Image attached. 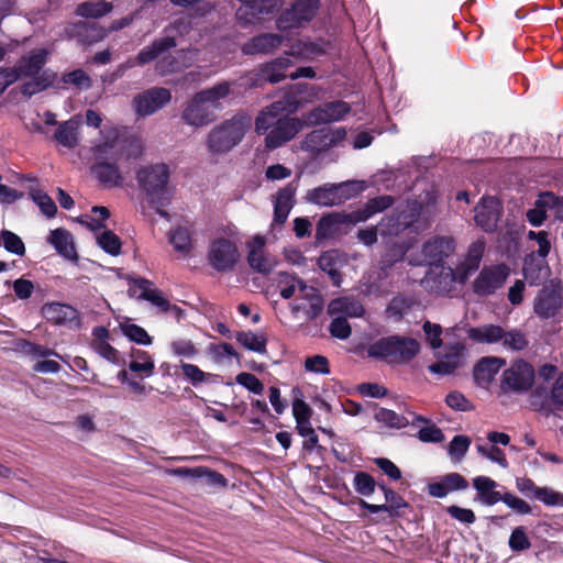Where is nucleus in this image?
<instances>
[{
	"label": "nucleus",
	"instance_id": "f257e3e1",
	"mask_svg": "<svg viewBox=\"0 0 563 563\" xmlns=\"http://www.w3.org/2000/svg\"><path fill=\"white\" fill-rule=\"evenodd\" d=\"M451 235H433L424 242V288L437 294H448L457 282V274L446 265L455 251Z\"/></svg>",
	"mask_w": 563,
	"mask_h": 563
},
{
	"label": "nucleus",
	"instance_id": "f03ea898",
	"mask_svg": "<svg viewBox=\"0 0 563 563\" xmlns=\"http://www.w3.org/2000/svg\"><path fill=\"white\" fill-rule=\"evenodd\" d=\"M232 85L223 81L197 92L184 107L183 121L194 128L208 125L224 109V101L233 97Z\"/></svg>",
	"mask_w": 563,
	"mask_h": 563
},
{
	"label": "nucleus",
	"instance_id": "7ed1b4c3",
	"mask_svg": "<svg viewBox=\"0 0 563 563\" xmlns=\"http://www.w3.org/2000/svg\"><path fill=\"white\" fill-rule=\"evenodd\" d=\"M277 287L284 299L296 298L302 302L290 303L294 316L302 312L308 319L317 318L323 310V299L318 289L307 285L301 278L286 272L278 273Z\"/></svg>",
	"mask_w": 563,
	"mask_h": 563
},
{
	"label": "nucleus",
	"instance_id": "20e7f679",
	"mask_svg": "<svg viewBox=\"0 0 563 563\" xmlns=\"http://www.w3.org/2000/svg\"><path fill=\"white\" fill-rule=\"evenodd\" d=\"M252 126V117L239 111L214 125L206 137V146L212 155H224L238 146Z\"/></svg>",
	"mask_w": 563,
	"mask_h": 563
},
{
	"label": "nucleus",
	"instance_id": "39448f33",
	"mask_svg": "<svg viewBox=\"0 0 563 563\" xmlns=\"http://www.w3.org/2000/svg\"><path fill=\"white\" fill-rule=\"evenodd\" d=\"M136 179L145 191L147 201L156 207V212L161 217L168 218L167 211L162 209L169 201L168 166L161 163L142 167L136 173Z\"/></svg>",
	"mask_w": 563,
	"mask_h": 563
},
{
	"label": "nucleus",
	"instance_id": "423d86ee",
	"mask_svg": "<svg viewBox=\"0 0 563 563\" xmlns=\"http://www.w3.org/2000/svg\"><path fill=\"white\" fill-rule=\"evenodd\" d=\"M419 351L420 343L416 339L390 335L373 342L367 349V354L388 364H404L411 361Z\"/></svg>",
	"mask_w": 563,
	"mask_h": 563
},
{
	"label": "nucleus",
	"instance_id": "0eeeda50",
	"mask_svg": "<svg viewBox=\"0 0 563 563\" xmlns=\"http://www.w3.org/2000/svg\"><path fill=\"white\" fill-rule=\"evenodd\" d=\"M471 340L477 343L495 344L501 343L506 351L520 352L528 347L529 340L521 330L511 329L505 330L497 324H484L476 328H471L467 331Z\"/></svg>",
	"mask_w": 563,
	"mask_h": 563
},
{
	"label": "nucleus",
	"instance_id": "6e6552de",
	"mask_svg": "<svg viewBox=\"0 0 563 563\" xmlns=\"http://www.w3.org/2000/svg\"><path fill=\"white\" fill-rule=\"evenodd\" d=\"M123 148V144L118 141H104L95 147L96 163L92 170L96 177L108 187H118L123 183V176L117 163L119 151Z\"/></svg>",
	"mask_w": 563,
	"mask_h": 563
},
{
	"label": "nucleus",
	"instance_id": "1a4fd4ad",
	"mask_svg": "<svg viewBox=\"0 0 563 563\" xmlns=\"http://www.w3.org/2000/svg\"><path fill=\"white\" fill-rule=\"evenodd\" d=\"M534 380V367L526 360L518 358L503 372L500 388L504 393L522 395L532 389Z\"/></svg>",
	"mask_w": 563,
	"mask_h": 563
},
{
	"label": "nucleus",
	"instance_id": "9d476101",
	"mask_svg": "<svg viewBox=\"0 0 563 563\" xmlns=\"http://www.w3.org/2000/svg\"><path fill=\"white\" fill-rule=\"evenodd\" d=\"M320 0H295L290 8L285 9L276 24L280 31L305 27L317 15Z\"/></svg>",
	"mask_w": 563,
	"mask_h": 563
},
{
	"label": "nucleus",
	"instance_id": "9b49d317",
	"mask_svg": "<svg viewBox=\"0 0 563 563\" xmlns=\"http://www.w3.org/2000/svg\"><path fill=\"white\" fill-rule=\"evenodd\" d=\"M529 402L534 411L545 417L563 408V374L555 379L550 390L544 384L537 385L531 390Z\"/></svg>",
	"mask_w": 563,
	"mask_h": 563
},
{
	"label": "nucleus",
	"instance_id": "f8f14e48",
	"mask_svg": "<svg viewBox=\"0 0 563 563\" xmlns=\"http://www.w3.org/2000/svg\"><path fill=\"white\" fill-rule=\"evenodd\" d=\"M207 260L219 273L232 271L240 260L236 242L224 236L213 239L208 249Z\"/></svg>",
	"mask_w": 563,
	"mask_h": 563
},
{
	"label": "nucleus",
	"instance_id": "ddd939ff",
	"mask_svg": "<svg viewBox=\"0 0 563 563\" xmlns=\"http://www.w3.org/2000/svg\"><path fill=\"white\" fill-rule=\"evenodd\" d=\"M346 137V130L340 128H322L313 130L301 142L302 151L320 154L339 146Z\"/></svg>",
	"mask_w": 563,
	"mask_h": 563
},
{
	"label": "nucleus",
	"instance_id": "4468645a",
	"mask_svg": "<svg viewBox=\"0 0 563 563\" xmlns=\"http://www.w3.org/2000/svg\"><path fill=\"white\" fill-rule=\"evenodd\" d=\"M509 275L506 264L484 266L473 283V290L478 296H489L504 286Z\"/></svg>",
	"mask_w": 563,
	"mask_h": 563
},
{
	"label": "nucleus",
	"instance_id": "2eb2a0df",
	"mask_svg": "<svg viewBox=\"0 0 563 563\" xmlns=\"http://www.w3.org/2000/svg\"><path fill=\"white\" fill-rule=\"evenodd\" d=\"M172 100V93L163 87L147 89L133 98L132 106L137 117L145 118L154 114Z\"/></svg>",
	"mask_w": 563,
	"mask_h": 563
},
{
	"label": "nucleus",
	"instance_id": "dca6fc26",
	"mask_svg": "<svg viewBox=\"0 0 563 563\" xmlns=\"http://www.w3.org/2000/svg\"><path fill=\"white\" fill-rule=\"evenodd\" d=\"M438 361L428 366L431 374L446 376L453 374L466 362V349L462 343H455L445 347V351L437 354Z\"/></svg>",
	"mask_w": 563,
	"mask_h": 563
},
{
	"label": "nucleus",
	"instance_id": "f3484780",
	"mask_svg": "<svg viewBox=\"0 0 563 563\" xmlns=\"http://www.w3.org/2000/svg\"><path fill=\"white\" fill-rule=\"evenodd\" d=\"M350 112L349 103L336 100L313 108L305 115V121L309 125L327 124L343 120Z\"/></svg>",
	"mask_w": 563,
	"mask_h": 563
},
{
	"label": "nucleus",
	"instance_id": "a211bd4d",
	"mask_svg": "<svg viewBox=\"0 0 563 563\" xmlns=\"http://www.w3.org/2000/svg\"><path fill=\"white\" fill-rule=\"evenodd\" d=\"M563 303L562 287L560 283L551 280L537 295L534 311L541 318L554 317Z\"/></svg>",
	"mask_w": 563,
	"mask_h": 563
},
{
	"label": "nucleus",
	"instance_id": "6ab92c4d",
	"mask_svg": "<svg viewBox=\"0 0 563 563\" xmlns=\"http://www.w3.org/2000/svg\"><path fill=\"white\" fill-rule=\"evenodd\" d=\"M501 209L496 198L483 197L474 208L475 223L487 233L494 232L497 229Z\"/></svg>",
	"mask_w": 563,
	"mask_h": 563
},
{
	"label": "nucleus",
	"instance_id": "aec40b11",
	"mask_svg": "<svg viewBox=\"0 0 563 563\" xmlns=\"http://www.w3.org/2000/svg\"><path fill=\"white\" fill-rule=\"evenodd\" d=\"M266 239L262 235L253 236L247 243V263L252 269L268 274L276 265L275 258L265 249Z\"/></svg>",
	"mask_w": 563,
	"mask_h": 563
},
{
	"label": "nucleus",
	"instance_id": "412c9836",
	"mask_svg": "<svg viewBox=\"0 0 563 563\" xmlns=\"http://www.w3.org/2000/svg\"><path fill=\"white\" fill-rule=\"evenodd\" d=\"M295 107L288 100H278L264 108L255 119L257 134H267L284 115L292 112Z\"/></svg>",
	"mask_w": 563,
	"mask_h": 563
},
{
	"label": "nucleus",
	"instance_id": "4be33fe9",
	"mask_svg": "<svg viewBox=\"0 0 563 563\" xmlns=\"http://www.w3.org/2000/svg\"><path fill=\"white\" fill-rule=\"evenodd\" d=\"M43 314L45 319L56 325L66 327L68 329H78L81 325L80 314L73 306L49 302L44 305Z\"/></svg>",
	"mask_w": 563,
	"mask_h": 563
},
{
	"label": "nucleus",
	"instance_id": "5701e85b",
	"mask_svg": "<svg viewBox=\"0 0 563 563\" xmlns=\"http://www.w3.org/2000/svg\"><path fill=\"white\" fill-rule=\"evenodd\" d=\"M302 129V122L298 118H289L288 114L275 125L265 137V145L269 150L277 148L292 140Z\"/></svg>",
	"mask_w": 563,
	"mask_h": 563
},
{
	"label": "nucleus",
	"instance_id": "b1692460",
	"mask_svg": "<svg viewBox=\"0 0 563 563\" xmlns=\"http://www.w3.org/2000/svg\"><path fill=\"white\" fill-rule=\"evenodd\" d=\"M525 279L533 286L542 284L551 274L547 257L537 256L534 251H531L523 262L522 268Z\"/></svg>",
	"mask_w": 563,
	"mask_h": 563
},
{
	"label": "nucleus",
	"instance_id": "393cba45",
	"mask_svg": "<svg viewBox=\"0 0 563 563\" xmlns=\"http://www.w3.org/2000/svg\"><path fill=\"white\" fill-rule=\"evenodd\" d=\"M177 46L176 38L169 34L155 40L151 45L145 46L136 56L137 66H144L158 58H164L166 54Z\"/></svg>",
	"mask_w": 563,
	"mask_h": 563
},
{
	"label": "nucleus",
	"instance_id": "a878e982",
	"mask_svg": "<svg viewBox=\"0 0 563 563\" xmlns=\"http://www.w3.org/2000/svg\"><path fill=\"white\" fill-rule=\"evenodd\" d=\"M241 5L236 11L238 20L244 24L253 23L262 14L269 13L278 3V0H240Z\"/></svg>",
	"mask_w": 563,
	"mask_h": 563
},
{
	"label": "nucleus",
	"instance_id": "bb28decb",
	"mask_svg": "<svg viewBox=\"0 0 563 563\" xmlns=\"http://www.w3.org/2000/svg\"><path fill=\"white\" fill-rule=\"evenodd\" d=\"M467 481L459 473H450L442 476L439 481L428 484V492L432 497L444 498L455 490L466 489Z\"/></svg>",
	"mask_w": 563,
	"mask_h": 563
},
{
	"label": "nucleus",
	"instance_id": "cd10ccee",
	"mask_svg": "<svg viewBox=\"0 0 563 563\" xmlns=\"http://www.w3.org/2000/svg\"><path fill=\"white\" fill-rule=\"evenodd\" d=\"M340 188L335 187V184H325L313 188L307 192V200L321 207L339 206L344 202V196H338Z\"/></svg>",
	"mask_w": 563,
	"mask_h": 563
},
{
	"label": "nucleus",
	"instance_id": "c85d7f7f",
	"mask_svg": "<svg viewBox=\"0 0 563 563\" xmlns=\"http://www.w3.org/2000/svg\"><path fill=\"white\" fill-rule=\"evenodd\" d=\"M506 361L498 356L483 357L474 368V379L479 386L489 385Z\"/></svg>",
	"mask_w": 563,
	"mask_h": 563
},
{
	"label": "nucleus",
	"instance_id": "c756f323",
	"mask_svg": "<svg viewBox=\"0 0 563 563\" xmlns=\"http://www.w3.org/2000/svg\"><path fill=\"white\" fill-rule=\"evenodd\" d=\"M282 41L283 37L278 34H261L244 43L242 52L246 55L271 53L282 44Z\"/></svg>",
	"mask_w": 563,
	"mask_h": 563
},
{
	"label": "nucleus",
	"instance_id": "7c9ffc66",
	"mask_svg": "<svg viewBox=\"0 0 563 563\" xmlns=\"http://www.w3.org/2000/svg\"><path fill=\"white\" fill-rule=\"evenodd\" d=\"M296 188L289 184L280 189L274 201V223L283 224L294 207Z\"/></svg>",
	"mask_w": 563,
	"mask_h": 563
},
{
	"label": "nucleus",
	"instance_id": "2f4dec72",
	"mask_svg": "<svg viewBox=\"0 0 563 563\" xmlns=\"http://www.w3.org/2000/svg\"><path fill=\"white\" fill-rule=\"evenodd\" d=\"M47 242L65 258L70 261L78 258L73 236L67 230L59 228L51 231Z\"/></svg>",
	"mask_w": 563,
	"mask_h": 563
},
{
	"label": "nucleus",
	"instance_id": "473e14b6",
	"mask_svg": "<svg viewBox=\"0 0 563 563\" xmlns=\"http://www.w3.org/2000/svg\"><path fill=\"white\" fill-rule=\"evenodd\" d=\"M81 120L78 115L62 122L55 134L54 139L64 147L74 148L79 142V128Z\"/></svg>",
	"mask_w": 563,
	"mask_h": 563
},
{
	"label": "nucleus",
	"instance_id": "72a5a7b5",
	"mask_svg": "<svg viewBox=\"0 0 563 563\" xmlns=\"http://www.w3.org/2000/svg\"><path fill=\"white\" fill-rule=\"evenodd\" d=\"M140 291L139 297L150 301L153 306L157 307L162 312H168L170 308L169 301L163 296V292L153 287V284L144 278L134 282V291Z\"/></svg>",
	"mask_w": 563,
	"mask_h": 563
},
{
	"label": "nucleus",
	"instance_id": "f704fd0d",
	"mask_svg": "<svg viewBox=\"0 0 563 563\" xmlns=\"http://www.w3.org/2000/svg\"><path fill=\"white\" fill-rule=\"evenodd\" d=\"M477 490V499L486 506H493L501 500V493L496 490L497 483L487 476H477L473 479Z\"/></svg>",
	"mask_w": 563,
	"mask_h": 563
},
{
	"label": "nucleus",
	"instance_id": "c9c22d12",
	"mask_svg": "<svg viewBox=\"0 0 563 563\" xmlns=\"http://www.w3.org/2000/svg\"><path fill=\"white\" fill-rule=\"evenodd\" d=\"M22 92L33 96L53 85L56 73H23Z\"/></svg>",
	"mask_w": 563,
	"mask_h": 563
},
{
	"label": "nucleus",
	"instance_id": "e433bc0d",
	"mask_svg": "<svg viewBox=\"0 0 563 563\" xmlns=\"http://www.w3.org/2000/svg\"><path fill=\"white\" fill-rule=\"evenodd\" d=\"M484 251L485 242L483 240H477L470 245L465 261L461 265L463 274L460 278L457 277L459 282L463 283L468 274H471L472 272L476 271L479 267Z\"/></svg>",
	"mask_w": 563,
	"mask_h": 563
},
{
	"label": "nucleus",
	"instance_id": "4c0bfd02",
	"mask_svg": "<svg viewBox=\"0 0 563 563\" xmlns=\"http://www.w3.org/2000/svg\"><path fill=\"white\" fill-rule=\"evenodd\" d=\"M328 312L330 314L343 313L352 318L362 317L364 308L362 303L350 297H342L333 299L328 306Z\"/></svg>",
	"mask_w": 563,
	"mask_h": 563
},
{
	"label": "nucleus",
	"instance_id": "58836bf2",
	"mask_svg": "<svg viewBox=\"0 0 563 563\" xmlns=\"http://www.w3.org/2000/svg\"><path fill=\"white\" fill-rule=\"evenodd\" d=\"M169 243L174 250L188 255L192 250V231L189 227L178 225L169 232Z\"/></svg>",
	"mask_w": 563,
	"mask_h": 563
},
{
	"label": "nucleus",
	"instance_id": "ea45409f",
	"mask_svg": "<svg viewBox=\"0 0 563 563\" xmlns=\"http://www.w3.org/2000/svg\"><path fill=\"white\" fill-rule=\"evenodd\" d=\"M379 487L384 492L385 500L388 505H374L360 499L358 504L363 509L371 514H378L382 511H388L389 509H399L404 506L402 498L399 497L394 490L386 488L384 485H379Z\"/></svg>",
	"mask_w": 563,
	"mask_h": 563
},
{
	"label": "nucleus",
	"instance_id": "a19ab883",
	"mask_svg": "<svg viewBox=\"0 0 563 563\" xmlns=\"http://www.w3.org/2000/svg\"><path fill=\"white\" fill-rule=\"evenodd\" d=\"M112 3L106 0L87 1L77 5L76 14L84 18L99 19L112 10Z\"/></svg>",
	"mask_w": 563,
	"mask_h": 563
},
{
	"label": "nucleus",
	"instance_id": "79ce46f5",
	"mask_svg": "<svg viewBox=\"0 0 563 563\" xmlns=\"http://www.w3.org/2000/svg\"><path fill=\"white\" fill-rule=\"evenodd\" d=\"M132 361L129 364L130 371L142 373L145 377H150L154 373V360L145 351L136 350L132 353Z\"/></svg>",
	"mask_w": 563,
	"mask_h": 563
},
{
	"label": "nucleus",
	"instance_id": "37998d69",
	"mask_svg": "<svg viewBox=\"0 0 563 563\" xmlns=\"http://www.w3.org/2000/svg\"><path fill=\"white\" fill-rule=\"evenodd\" d=\"M393 203V199L389 196H382L371 199L362 210L355 213L356 221H366L375 213L382 212Z\"/></svg>",
	"mask_w": 563,
	"mask_h": 563
},
{
	"label": "nucleus",
	"instance_id": "c03bdc74",
	"mask_svg": "<svg viewBox=\"0 0 563 563\" xmlns=\"http://www.w3.org/2000/svg\"><path fill=\"white\" fill-rule=\"evenodd\" d=\"M407 223L401 221V214L391 213L384 217L379 222V233L382 236H396L402 232Z\"/></svg>",
	"mask_w": 563,
	"mask_h": 563
},
{
	"label": "nucleus",
	"instance_id": "a18cd8bd",
	"mask_svg": "<svg viewBox=\"0 0 563 563\" xmlns=\"http://www.w3.org/2000/svg\"><path fill=\"white\" fill-rule=\"evenodd\" d=\"M29 195L32 198V200L37 205L43 214H45L47 218L55 217L57 212V207L53 199L46 192L38 188L30 187Z\"/></svg>",
	"mask_w": 563,
	"mask_h": 563
},
{
	"label": "nucleus",
	"instance_id": "49530a36",
	"mask_svg": "<svg viewBox=\"0 0 563 563\" xmlns=\"http://www.w3.org/2000/svg\"><path fill=\"white\" fill-rule=\"evenodd\" d=\"M120 329L122 333L130 340L141 345H151L152 338L142 327L131 323L130 321L121 322Z\"/></svg>",
	"mask_w": 563,
	"mask_h": 563
},
{
	"label": "nucleus",
	"instance_id": "de8ad7c7",
	"mask_svg": "<svg viewBox=\"0 0 563 563\" xmlns=\"http://www.w3.org/2000/svg\"><path fill=\"white\" fill-rule=\"evenodd\" d=\"M56 117L51 111H45L43 113L36 112L34 117H30L25 120V128L32 133H45V125H55Z\"/></svg>",
	"mask_w": 563,
	"mask_h": 563
},
{
	"label": "nucleus",
	"instance_id": "09e8293b",
	"mask_svg": "<svg viewBox=\"0 0 563 563\" xmlns=\"http://www.w3.org/2000/svg\"><path fill=\"white\" fill-rule=\"evenodd\" d=\"M77 34L82 41L93 43L106 36V30L95 22H80L76 25Z\"/></svg>",
	"mask_w": 563,
	"mask_h": 563
},
{
	"label": "nucleus",
	"instance_id": "8fccbe9b",
	"mask_svg": "<svg viewBox=\"0 0 563 563\" xmlns=\"http://www.w3.org/2000/svg\"><path fill=\"white\" fill-rule=\"evenodd\" d=\"M236 340L240 344L250 351L264 353L266 350V339L264 335H258L251 331H246L238 333Z\"/></svg>",
	"mask_w": 563,
	"mask_h": 563
},
{
	"label": "nucleus",
	"instance_id": "3c124183",
	"mask_svg": "<svg viewBox=\"0 0 563 563\" xmlns=\"http://www.w3.org/2000/svg\"><path fill=\"white\" fill-rule=\"evenodd\" d=\"M60 81L62 86L58 84V88L73 87L78 90H86L91 86V79L87 73H64Z\"/></svg>",
	"mask_w": 563,
	"mask_h": 563
},
{
	"label": "nucleus",
	"instance_id": "603ef678",
	"mask_svg": "<svg viewBox=\"0 0 563 563\" xmlns=\"http://www.w3.org/2000/svg\"><path fill=\"white\" fill-rule=\"evenodd\" d=\"M111 141H118L123 144V148L119 151V158L126 159L137 158L143 152L142 141L137 137L120 139L117 135Z\"/></svg>",
	"mask_w": 563,
	"mask_h": 563
},
{
	"label": "nucleus",
	"instance_id": "864d4df0",
	"mask_svg": "<svg viewBox=\"0 0 563 563\" xmlns=\"http://www.w3.org/2000/svg\"><path fill=\"white\" fill-rule=\"evenodd\" d=\"M374 418L377 422H382L389 428L401 429L408 426L409 421L395 411L380 408L376 410Z\"/></svg>",
	"mask_w": 563,
	"mask_h": 563
},
{
	"label": "nucleus",
	"instance_id": "5fc2aeb1",
	"mask_svg": "<svg viewBox=\"0 0 563 563\" xmlns=\"http://www.w3.org/2000/svg\"><path fill=\"white\" fill-rule=\"evenodd\" d=\"M47 51L44 48H36L30 52L26 55L24 60V66L21 70H41V68L45 65L47 59ZM0 70H11L10 68H0Z\"/></svg>",
	"mask_w": 563,
	"mask_h": 563
},
{
	"label": "nucleus",
	"instance_id": "6e6d98bb",
	"mask_svg": "<svg viewBox=\"0 0 563 563\" xmlns=\"http://www.w3.org/2000/svg\"><path fill=\"white\" fill-rule=\"evenodd\" d=\"M98 245L107 253L115 256L121 251V241L112 231L104 230L97 236Z\"/></svg>",
	"mask_w": 563,
	"mask_h": 563
},
{
	"label": "nucleus",
	"instance_id": "4d7b16f0",
	"mask_svg": "<svg viewBox=\"0 0 563 563\" xmlns=\"http://www.w3.org/2000/svg\"><path fill=\"white\" fill-rule=\"evenodd\" d=\"M476 451L483 457L498 464L500 467L508 468L509 464L506 459V455H505L504 451L501 449H499L498 446H496V445L487 446V445H483V444H477Z\"/></svg>",
	"mask_w": 563,
	"mask_h": 563
},
{
	"label": "nucleus",
	"instance_id": "13d9d810",
	"mask_svg": "<svg viewBox=\"0 0 563 563\" xmlns=\"http://www.w3.org/2000/svg\"><path fill=\"white\" fill-rule=\"evenodd\" d=\"M528 239L536 243L532 246V251L536 252L537 256L547 257L551 250V242L549 240V233L545 231H529Z\"/></svg>",
	"mask_w": 563,
	"mask_h": 563
},
{
	"label": "nucleus",
	"instance_id": "bf43d9fd",
	"mask_svg": "<svg viewBox=\"0 0 563 563\" xmlns=\"http://www.w3.org/2000/svg\"><path fill=\"white\" fill-rule=\"evenodd\" d=\"M440 198V191L434 185H431L430 189H424V221L439 212Z\"/></svg>",
	"mask_w": 563,
	"mask_h": 563
},
{
	"label": "nucleus",
	"instance_id": "052dcab7",
	"mask_svg": "<svg viewBox=\"0 0 563 563\" xmlns=\"http://www.w3.org/2000/svg\"><path fill=\"white\" fill-rule=\"evenodd\" d=\"M471 445V439L466 435H455L448 446L449 455L457 461H461L466 454Z\"/></svg>",
	"mask_w": 563,
	"mask_h": 563
},
{
	"label": "nucleus",
	"instance_id": "680f3d73",
	"mask_svg": "<svg viewBox=\"0 0 563 563\" xmlns=\"http://www.w3.org/2000/svg\"><path fill=\"white\" fill-rule=\"evenodd\" d=\"M355 490L363 496H371L375 492L376 483L374 478L365 473L358 472L353 479Z\"/></svg>",
	"mask_w": 563,
	"mask_h": 563
},
{
	"label": "nucleus",
	"instance_id": "e2e57ef3",
	"mask_svg": "<svg viewBox=\"0 0 563 563\" xmlns=\"http://www.w3.org/2000/svg\"><path fill=\"white\" fill-rule=\"evenodd\" d=\"M1 242L8 252L22 256L25 253V246L20 236L11 231H2Z\"/></svg>",
	"mask_w": 563,
	"mask_h": 563
},
{
	"label": "nucleus",
	"instance_id": "0e129e2a",
	"mask_svg": "<svg viewBox=\"0 0 563 563\" xmlns=\"http://www.w3.org/2000/svg\"><path fill=\"white\" fill-rule=\"evenodd\" d=\"M537 499L549 507H563V494L550 487H540Z\"/></svg>",
	"mask_w": 563,
	"mask_h": 563
},
{
	"label": "nucleus",
	"instance_id": "69168bd1",
	"mask_svg": "<svg viewBox=\"0 0 563 563\" xmlns=\"http://www.w3.org/2000/svg\"><path fill=\"white\" fill-rule=\"evenodd\" d=\"M170 349L176 356H181V357H187V358H191L198 353V350L195 346V344L192 343V341L188 340V339L174 340L170 343Z\"/></svg>",
	"mask_w": 563,
	"mask_h": 563
},
{
	"label": "nucleus",
	"instance_id": "338daca9",
	"mask_svg": "<svg viewBox=\"0 0 563 563\" xmlns=\"http://www.w3.org/2000/svg\"><path fill=\"white\" fill-rule=\"evenodd\" d=\"M509 547L512 551H525L531 547V542L523 527H517L512 530L509 538Z\"/></svg>",
	"mask_w": 563,
	"mask_h": 563
},
{
	"label": "nucleus",
	"instance_id": "774afa93",
	"mask_svg": "<svg viewBox=\"0 0 563 563\" xmlns=\"http://www.w3.org/2000/svg\"><path fill=\"white\" fill-rule=\"evenodd\" d=\"M236 383L256 395H261L264 390L263 383L254 374L251 373H240L236 376Z\"/></svg>",
	"mask_w": 563,
	"mask_h": 563
}]
</instances>
